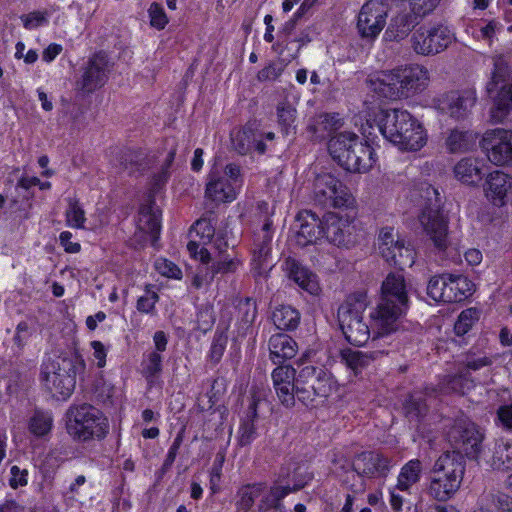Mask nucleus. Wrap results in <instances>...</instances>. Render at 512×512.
Segmentation results:
<instances>
[{"instance_id":"nucleus-35","label":"nucleus","mask_w":512,"mask_h":512,"mask_svg":"<svg viewBox=\"0 0 512 512\" xmlns=\"http://www.w3.org/2000/svg\"><path fill=\"white\" fill-rule=\"evenodd\" d=\"M418 17L408 12H400L393 16L388 28L385 31V37L390 41H400L408 36L411 30L418 24L415 21Z\"/></svg>"},{"instance_id":"nucleus-9","label":"nucleus","mask_w":512,"mask_h":512,"mask_svg":"<svg viewBox=\"0 0 512 512\" xmlns=\"http://www.w3.org/2000/svg\"><path fill=\"white\" fill-rule=\"evenodd\" d=\"M73 357L57 356L44 361L41 379L52 397L60 400L69 398L76 384V364Z\"/></svg>"},{"instance_id":"nucleus-7","label":"nucleus","mask_w":512,"mask_h":512,"mask_svg":"<svg viewBox=\"0 0 512 512\" xmlns=\"http://www.w3.org/2000/svg\"><path fill=\"white\" fill-rule=\"evenodd\" d=\"M67 433L76 441L102 440L109 433V420L97 407L82 403L66 412Z\"/></svg>"},{"instance_id":"nucleus-21","label":"nucleus","mask_w":512,"mask_h":512,"mask_svg":"<svg viewBox=\"0 0 512 512\" xmlns=\"http://www.w3.org/2000/svg\"><path fill=\"white\" fill-rule=\"evenodd\" d=\"M109 73L110 62L107 54L97 52L89 58L77 87L83 92L91 93L106 83Z\"/></svg>"},{"instance_id":"nucleus-39","label":"nucleus","mask_w":512,"mask_h":512,"mask_svg":"<svg viewBox=\"0 0 512 512\" xmlns=\"http://www.w3.org/2000/svg\"><path fill=\"white\" fill-rule=\"evenodd\" d=\"M512 497L502 492L483 493L479 499V509L474 512H511Z\"/></svg>"},{"instance_id":"nucleus-31","label":"nucleus","mask_w":512,"mask_h":512,"mask_svg":"<svg viewBox=\"0 0 512 512\" xmlns=\"http://www.w3.org/2000/svg\"><path fill=\"white\" fill-rule=\"evenodd\" d=\"M270 359L275 365H282L292 359L298 350L296 341L285 333L274 334L269 339Z\"/></svg>"},{"instance_id":"nucleus-43","label":"nucleus","mask_w":512,"mask_h":512,"mask_svg":"<svg viewBox=\"0 0 512 512\" xmlns=\"http://www.w3.org/2000/svg\"><path fill=\"white\" fill-rule=\"evenodd\" d=\"M491 466L495 470L507 471L512 469V441L500 440L496 442Z\"/></svg>"},{"instance_id":"nucleus-34","label":"nucleus","mask_w":512,"mask_h":512,"mask_svg":"<svg viewBox=\"0 0 512 512\" xmlns=\"http://www.w3.org/2000/svg\"><path fill=\"white\" fill-rule=\"evenodd\" d=\"M233 146L236 151L245 155L253 150L260 154L265 153L266 145L262 141L259 133H256L252 128L246 126L238 131L232 138Z\"/></svg>"},{"instance_id":"nucleus-61","label":"nucleus","mask_w":512,"mask_h":512,"mask_svg":"<svg viewBox=\"0 0 512 512\" xmlns=\"http://www.w3.org/2000/svg\"><path fill=\"white\" fill-rule=\"evenodd\" d=\"M502 24L497 20H490L488 23L480 27L476 32V37L481 40L492 42L497 32L502 29Z\"/></svg>"},{"instance_id":"nucleus-44","label":"nucleus","mask_w":512,"mask_h":512,"mask_svg":"<svg viewBox=\"0 0 512 512\" xmlns=\"http://www.w3.org/2000/svg\"><path fill=\"white\" fill-rule=\"evenodd\" d=\"M272 320L278 329L292 330L298 326L300 314L291 306L282 305L274 310Z\"/></svg>"},{"instance_id":"nucleus-63","label":"nucleus","mask_w":512,"mask_h":512,"mask_svg":"<svg viewBox=\"0 0 512 512\" xmlns=\"http://www.w3.org/2000/svg\"><path fill=\"white\" fill-rule=\"evenodd\" d=\"M95 393L102 402H106L113 397L114 386L104 379H99L95 386Z\"/></svg>"},{"instance_id":"nucleus-36","label":"nucleus","mask_w":512,"mask_h":512,"mask_svg":"<svg viewBox=\"0 0 512 512\" xmlns=\"http://www.w3.org/2000/svg\"><path fill=\"white\" fill-rule=\"evenodd\" d=\"M403 410L408 422L418 428L428 414L425 395L419 392L410 394L403 403Z\"/></svg>"},{"instance_id":"nucleus-56","label":"nucleus","mask_w":512,"mask_h":512,"mask_svg":"<svg viewBox=\"0 0 512 512\" xmlns=\"http://www.w3.org/2000/svg\"><path fill=\"white\" fill-rule=\"evenodd\" d=\"M148 15L150 18V25L157 30L164 29L168 23V17L164 8L156 2H153L148 8Z\"/></svg>"},{"instance_id":"nucleus-30","label":"nucleus","mask_w":512,"mask_h":512,"mask_svg":"<svg viewBox=\"0 0 512 512\" xmlns=\"http://www.w3.org/2000/svg\"><path fill=\"white\" fill-rule=\"evenodd\" d=\"M299 229L295 236L296 243L301 247L316 244L320 234V220L309 210L298 213Z\"/></svg>"},{"instance_id":"nucleus-26","label":"nucleus","mask_w":512,"mask_h":512,"mask_svg":"<svg viewBox=\"0 0 512 512\" xmlns=\"http://www.w3.org/2000/svg\"><path fill=\"white\" fill-rule=\"evenodd\" d=\"M274 389L279 401L286 407H292L295 404V395L305 406L316 407L318 392L314 384L306 387L300 386L296 381V384L274 386Z\"/></svg>"},{"instance_id":"nucleus-58","label":"nucleus","mask_w":512,"mask_h":512,"mask_svg":"<svg viewBox=\"0 0 512 512\" xmlns=\"http://www.w3.org/2000/svg\"><path fill=\"white\" fill-rule=\"evenodd\" d=\"M227 346V335L224 332H216L210 347L209 356L212 362L218 363Z\"/></svg>"},{"instance_id":"nucleus-40","label":"nucleus","mask_w":512,"mask_h":512,"mask_svg":"<svg viewBox=\"0 0 512 512\" xmlns=\"http://www.w3.org/2000/svg\"><path fill=\"white\" fill-rule=\"evenodd\" d=\"M264 483H253L241 486L236 494V508L241 512H249L255 505L257 499L263 495Z\"/></svg>"},{"instance_id":"nucleus-14","label":"nucleus","mask_w":512,"mask_h":512,"mask_svg":"<svg viewBox=\"0 0 512 512\" xmlns=\"http://www.w3.org/2000/svg\"><path fill=\"white\" fill-rule=\"evenodd\" d=\"M448 441L454 448L452 452L465 454L477 460L481 452L483 434L468 418L457 419L447 434Z\"/></svg>"},{"instance_id":"nucleus-38","label":"nucleus","mask_w":512,"mask_h":512,"mask_svg":"<svg viewBox=\"0 0 512 512\" xmlns=\"http://www.w3.org/2000/svg\"><path fill=\"white\" fill-rule=\"evenodd\" d=\"M423 465L419 459L405 463L397 477V487L406 495L412 494V488L420 481Z\"/></svg>"},{"instance_id":"nucleus-49","label":"nucleus","mask_w":512,"mask_h":512,"mask_svg":"<svg viewBox=\"0 0 512 512\" xmlns=\"http://www.w3.org/2000/svg\"><path fill=\"white\" fill-rule=\"evenodd\" d=\"M154 288L153 285H147L144 294L138 298L136 308L139 312L150 315L154 314L155 305L159 301V295Z\"/></svg>"},{"instance_id":"nucleus-16","label":"nucleus","mask_w":512,"mask_h":512,"mask_svg":"<svg viewBox=\"0 0 512 512\" xmlns=\"http://www.w3.org/2000/svg\"><path fill=\"white\" fill-rule=\"evenodd\" d=\"M455 40L454 33L445 25L421 27L411 36L413 50L423 56L441 53Z\"/></svg>"},{"instance_id":"nucleus-8","label":"nucleus","mask_w":512,"mask_h":512,"mask_svg":"<svg viewBox=\"0 0 512 512\" xmlns=\"http://www.w3.org/2000/svg\"><path fill=\"white\" fill-rule=\"evenodd\" d=\"M369 304L367 293L357 291L347 297L338 308V322L345 339L352 345L361 346L370 338V330L363 320Z\"/></svg>"},{"instance_id":"nucleus-13","label":"nucleus","mask_w":512,"mask_h":512,"mask_svg":"<svg viewBox=\"0 0 512 512\" xmlns=\"http://www.w3.org/2000/svg\"><path fill=\"white\" fill-rule=\"evenodd\" d=\"M377 244L379 253L389 265L401 270L413 265L415 256L413 248L397 232L395 233L392 227H384L380 230Z\"/></svg>"},{"instance_id":"nucleus-5","label":"nucleus","mask_w":512,"mask_h":512,"mask_svg":"<svg viewBox=\"0 0 512 512\" xmlns=\"http://www.w3.org/2000/svg\"><path fill=\"white\" fill-rule=\"evenodd\" d=\"M464 472V458L459 453H443L430 471L427 495L440 502L451 499L461 486Z\"/></svg>"},{"instance_id":"nucleus-51","label":"nucleus","mask_w":512,"mask_h":512,"mask_svg":"<svg viewBox=\"0 0 512 512\" xmlns=\"http://www.w3.org/2000/svg\"><path fill=\"white\" fill-rule=\"evenodd\" d=\"M273 386L296 384V370L290 365H278L271 374Z\"/></svg>"},{"instance_id":"nucleus-47","label":"nucleus","mask_w":512,"mask_h":512,"mask_svg":"<svg viewBox=\"0 0 512 512\" xmlns=\"http://www.w3.org/2000/svg\"><path fill=\"white\" fill-rule=\"evenodd\" d=\"M162 356L158 352H150L142 361V374L149 384H153L155 379L162 372Z\"/></svg>"},{"instance_id":"nucleus-46","label":"nucleus","mask_w":512,"mask_h":512,"mask_svg":"<svg viewBox=\"0 0 512 512\" xmlns=\"http://www.w3.org/2000/svg\"><path fill=\"white\" fill-rule=\"evenodd\" d=\"M66 225L73 229H84L86 216L82 205L78 200L69 198L68 207L65 211Z\"/></svg>"},{"instance_id":"nucleus-53","label":"nucleus","mask_w":512,"mask_h":512,"mask_svg":"<svg viewBox=\"0 0 512 512\" xmlns=\"http://www.w3.org/2000/svg\"><path fill=\"white\" fill-rule=\"evenodd\" d=\"M476 320H478V311L476 309L470 308L462 311L454 325L455 333L458 336L466 334Z\"/></svg>"},{"instance_id":"nucleus-4","label":"nucleus","mask_w":512,"mask_h":512,"mask_svg":"<svg viewBox=\"0 0 512 512\" xmlns=\"http://www.w3.org/2000/svg\"><path fill=\"white\" fill-rule=\"evenodd\" d=\"M428 80V70L421 65L413 64L382 72L370 79L369 83L370 88L381 97L396 100L424 89Z\"/></svg>"},{"instance_id":"nucleus-25","label":"nucleus","mask_w":512,"mask_h":512,"mask_svg":"<svg viewBox=\"0 0 512 512\" xmlns=\"http://www.w3.org/2000/svg\"><path fill=\"white\" fill-rule=\"evenodd\" d=\"M483 192L494 206H504L509 195H512V177L500 170L486 174Z\"/></svg>"},{"instance_id":"nucleus-60","label":"nucleus","mask_w":512,"mask_h":512,"mask_svg":"<svg viewBox=\"0 0 512 512\" xmlns=\"http://www.w3.org/2000/svg\"><path fill=\"white\" fill-rule=\"evenodd\" d=\"M225 461L224 454L218 453L210 472V489L213 493L218 492L221 480L222 467Z\"/></svg>"},{"instance_id":"nucleus-52","label":"nucleus","mask_w":512,"mask_h":512,"mask_svg":"<svg viewBox=\"0 0 512 512\" xmlns=\"http://www.w3.org/2000/svg\"><path fill=\"white\" fill-rule=\"evenodd\" d=\"M240 265L241 261L236 257L229 258L228 256H221V258L214 262L210 267V279L218 274L225 275L234 273Z\"/></svg>"},{"instance_id":"nucleus-28","label":"nucleus","mask_w":512,"mask_h":512,"mask_svg":"<svg viewBox=\"0 0 512 512\" xmlns=\"http://www.w3.org/2000/svg\"><path fill=\"white\" fill-rule=\"evenodd\" d=\"M283 270L301 289L311 295L319 294L320 284L317 275L303 267L295 258L287 257L283 262Z\"/></svg>"},{"instance_id":"nucleus-18","label":"nucleus","mask_w":512,"mask_h":512,"mask_svg":"<svg viewBox=\"0 0 512 512\" xmlns=\"http://www.w3.org/2000/svg\"><path fill=\"white\" fill-rule=\"evenodd\" d=\"M388 15L387 5L379 0L366 2L358 15L357 28L362 38L373 40L382 31Z\"/></svg>"},{"instance_id":"nucleus-20","label":"nucleus","mask_w":512,"mask_h":512,"mask_svg":"<svg viewBox=\"0 0 512 512\" xmlns=\"http://www.w3.org/2000/svg\"><path fill=\"white\" fill-rule=\"evenodd\" d=\"M272 238V222L267 220L261 230L255 233L251 251V269L257 276L266 275L271 269Z\"/></svg>"},{"instance_id":"nucleus-19","label":"nucleus","mask_w":512,"mask_h":512,"mask_svg":"<svg viewBox=\"0 0 512 512\" xmlns=\"http://www.w3.org/2000/svg\"><path fill=\"white\" fill-rule=\"evenodd\" d=\"M436 109L455 120L465 119L476 102L475 91H450L435 99Z\"/></svg>"},{"instance_id":"nucleus-23","label":"nucleus","mask_w":512,"mask_h":512,"mask_svg":"<svg viewBox=\"0 0 512 512\" xmlns=\"http://www.w3.org/2000/svg\"><path fill=\"white\" fill-rule=\"evenodd\" d=\"M327 353V361L324 365L326 368L332 367L333 364L337 362V359H340L341 363H344L347 368L352 370L354 374L357 375L358 373L362 372L363 369L368 367L380 355H382L383 351L376 349L374 351L364 352L360 350L338 348L331 350L329 348Z\"/></svg>"},{"instance_id":"nucleus-6","label":"nucleus","mask_w":512,"mask_h":512,"mask_svg":"<svg viewBox=\"0 0 512 512\" xmlns=\"http://www.w3.org/2000/svg\"><path fill=\"white\" fill-rule=\"evenodd\" d=\"M175 154V148H171L162 156L160 168L153 174L151 179L150 195L147 201L141 204L139 208L136 222V235H139V238L144 242L150 241L152 245H154L158 240L161 229L160 212L155 207L152 197L166 184L169 179L170 168L174 161Z\"/></svg>"},{"instance_id":"nucleus-32","label":"nucleus","mask_w":512,"mask_h":512,"mask_svg":"<svg viewBox=\"0 0 512 512\" xmlns=\"http://www.w3.org/2000/svg\"><path fill=\"white\" fill-rule=\"evenodd\" d=\"M446 279L445 303H456L466 300L473 294L474 284L461 274L444 273Z\"/></svg>"},{"instance_id":"nucleus-42","label":"nucleus","mask_w":512,"mask_h":512,"mask_svg":"<svg viewBox=\"0 0 512 512\" xmlns=\"http://www.w3.org/2000/svg\"><path fill=\"white\" fill-rule=\"evenodd\" d=\"M475 143V136L469 132L459 129L449 131L445 145L450 153H462L470 150Z\"/></svg>"},{"instance_id":"nucleus-45","label":"nucleus","mask_w":512,"mask_h":512,"mask_svg":"<svg viewBox=\"0 0 512 512\" xmlns=\"http://www.w3.org/2000/svg\"><path fill=\"white\" fill-rule=\"evenodd\" d=\"M53 427V417L50 412L35 411L28 423L29 432L38 438L47 436Z\"/></svg>"},{"instance_id":"nucleus-59","label":"nucleus","mask_w":512,"mask_h":512,"mask_svg":"<svg viewBox=\"0 0 512 512\" xmlns=\"http://www.w3.org/2000/svg\"><path fill=\"white\" fill-rule=\"evenodd\" d=\"M412 13L419 18L429 15L438 6L440 0H409Z\"/></svg>"},{"instance_id":"nucleus-1","label":"nucleus","mask_w":512,"mask_h":512,"mask_svg":"<svg viewBox=\"0 0 512 512\" xmlns=\"http://www.w3.org/2000/svg\"><path fill=\"white\" fill-rule=\"evenodd\" d=\"M364 141L354 132L343 131L333 134L327 142V150L334 161L346 171L365 173L375 163V152L372 148L374 126L371 119L362 125Z\"/></svg>"},{"instance_id":"nucleus-11","label":"nucleus","mask_w":512,"mask_h":512,"mask_svg":"<svg viewBox=\"0 0 512 512\" xmlns=\"http://www.w3.org/2000/svg\"><path fill=\"white\" fill-rule=\"evenodd\" d=\"M426 194L427 203L419 215V222L435 248L444 251L449 245L448 218L441 209L437 189L429 186Z\"/></svg>"},{"instance_id":"nucleus-54","label":"nucleus","mask_w":512,"mask_h":512,"mask_svg":"<svg viewBox=\"0 0 512 512\" xmlns=\"http://www.w3.org/2000/svg\"><path fill=\"white\" fill-rule=\"evenodd\" d=\"M446 279L444 274L433 276L427 285V294L437 302H445Z\"/></svg>"},{"instance_id":"nucleus-12","label":"nucleus","mask_w":512,"mask_h":512,"mask_svg":"<svg viewBox=\"0 0 512 512\" xmlns=\"http://www.w3.org/2000/svg\"><path fill=\"white\" fill-rule=\"evenodd\" d=\"M243 185L241 168L230 163L224 168L214 166L206 184L205 195L208 199L218 203H230L237 198Z\"/></svg>"},{"instance_id":"nucleus-27","label":"nucleus","mask_w":512,"mask_h":512,"mask_svg":"<svg viewBox=\"0 0 512 512\" xmlns=\"http://www.w3.org/2000/svg\"><path fill=\"white\" fill-rule=\"evenodd\" d=\"M453 173L462 184L477 187L486 175V164L477 157H464L455 164Z\"/></svg>"},{"instance_id":"nucleus-33","label":"nucleus","mask_w":512,"mask_h":512,"mask_svg":"<svg viewBox=\"0 0 512 512\" xmlns=\"http://www.w3.org/2000/svg\"><path fill=\"white\" fill-rule=\"evenodd\" d=\"M301 370L297 377V382L300 386L314 384L318 389L320 383V372H318L319 356L316 350L305 351L297 361Z\"/></svg>"},{"instance_id":"nucleus-10","label":"nucleus","mask_w":512,"mask_h":512,"mask_svg":"<svg viewBox=\"0 0 512 512\" xmlns=\"http://www.w3.org/2000/svg\"><path fill=\"white\" fill-rule=\"evenodd\" d=\"M486 91L493 101L492 117L502 120L512 109V69L503 56L494 58V69Z\"/></svg>"},{"instance_id":"nucleus-64","label":"nucleus","mask_w":512,"mask_h":512,"mask_svg":"<svg viewBox=\"0 0 512 512\" xmlns=\"http://www.w3.org/2000/svg\"><path fill=\"white\" fill-rule=\"evenodd\" d=\"M343 126V119L338 113H325L322 114V127L329 129L335 133Z\"/></svg>"},{"instance_id":"nucleus-57","label":"nucleus","mask_w":512,"mask_h":512,"mask_svg":"<svg viewBox=\"0 0 512 512\" xmlns=\"http://www.w3.org/2000/svg\"><path fill=\"white\" fill-rule=\"evenodd\" d=\"M20 18L27 30H34L48 24V13L46 11H33L22 15Z\"/></svg>"},{"instance_id":"nucleus-17","label":"nucleus","mask_w":512,"mask_h":512,"mask_svg":"<svg viewBox=\"0 0 512 512\" xmlns=\"http://www.w3.org/2000/svg\"><path fill=\"white\" fill-rule=\"evenodd\" d=\"M481 146L489 161L497 166L512 165V131L494 129L483 136Z\"/></svg>"},{"instance_id":"nucleus-55","label":"nucleus","mask_w":512,"mask_h":512,"mask_svg":"<svg viewBox=\"0 0 512 512\" xmlns=\"http://www.w3.org/2000/svg\"><path fill=\"white\" fill-rule=\"evenodd\" d=\"M154 267L156 271L164 277L181 279V269L172 261L165 258H158L155 260Z\"/></svg>"},{"instance_id":"nucleus-50","label":"nucleus","mask_w":512,"mask_h":512,"mask_svg":"<svg viewBox=\"0 0 512 512\" xmlns=\"http://www.w3.org/2000/svg\"><path fill=\"white\" fill-rule=\"evenodd\" d=\"M278 123L284 134L288 135L294 129L296 119L295 108L288 103H281L277 108Z\"/></svg>"},{"instance_id":"nucleus-3","label":"nucleus","mask_w":512,"mask_h":512,"mask_svg":"<svg viewBox=\"0 0 512 512\" xmlns=\"http://www.w3.org/2000/svg\"><path fill=\"white\" fill-rule=\"evenodd\" d=\"M371 122L374 130L400 150L418 151L427 142L425 128L406 110H381Z\"/></svg>"},{"instance_id":"nucleus-22","label":"nucleus","mask_w":512,"mask_h":512,"mask_svg":"<svg viewBox=\"0 0 512 512\" xmlns=\"http://www.w3.org/2000/svg\"><path fill=\"white\" fill-rule=\"evenodd\" d=\"M215 235V228L208 219H199L194 223L189 231V242L187 250L194 259H199L202 263H208L210 252L207 248L212 243Z\"/></svg>"},{"instance_id":"nucleus-48","label":"nucleus","mask_w":512,"mask_h":512,"mask_svg":"<svg viewBox=\"0 0 512 512\" xmlns=\"http://www.w3.org/2000/svg\"><path fill=\"white\" fill-rule=\"evenodd\" d=\"M475 386L474 380L471 378L470 372L466 370L459 371L458 374L452 376L447 383V388L455 393L465 394Z\"/></svg>"},{"instance_id":"nucleus-29","label":"nucleus","mask_w":512,"mask_h":512,"mask_svg":"<svg viewBox=\"0 0 512 512\" xmlns=\"http://www.w3.org/2000/svg\"><path fill=\"white\" fill-rule=\"evenodd\" d=\"M352 221L348 215L341 216L339 213L328 212L322 217V236L330 243L340 246L345 243Z\"/></svg>"},{"instance_id":"nucleus-15","label":"nucleus","mask_w":512,"mask_h":512,"mask_svg":"<svg viewBox=\"0 0 512 512\" xmlns=\"http://www.w3.org/2000/svg\"><path fill=\"white\" fill-rule=\"evenodd\" d=\"M391 467V460L377 452L365 451L357 455L352 464L350 472L357 483L351 484V490L355 493L363 492L365 483L363 478H384L387 476Z\"/></svg>"},{"instance_id":"nucleus-2","label":"nucleus","mask_w":512,"mask_h":512,"mask_svg":"<svg viewBox=\"0 0 512 512\" xmlns=\"http://www.w3.org/2000/svg\"><path fill=\"white\" fill-rule=\"evenodd\" d=\"M408 308V294L404 276L389 273L381 286V297L372 317L378 325V335L373 338L375 347H380L391 333L398 329V321Z\"/></svg>"},{"instance_id":"nucleus-24","label":"nucleus","mask_w":512,"mask_h":512,"mask_svg":"<svg viewBox=\"0 0 512 512\" xmlns=\"http://www.w3.org/2000/svg\"><path fill=\"white\" fill-rule=\"evenodd\" d=\"M322 196L325 205L333 208L350 209L355 205V198L349 188L330 173L322 174Z\"/></svg>"},{"instance_id":"nucleus-37","label":"nucleus","mask_w":512,"mask_h":512,"mask_svg":"<svg viewBox=\"0 0 512 512\" xmlns=\"http://www.w3.org/2000/svg\"><path fill=\"white\" fill-rule=\"evenodd\" d=\"M300 488V486H294L291 488L289 485L281 486L275 484L269 490L265 488L263 495L260 496V500L258 503V511L259 512H268L271 509H277L280 512L282 504L281 501L292 491H296Z\"/></svg>"},{"instance_id":"nucleus-62","label":"nucleus","mask_w":512,"mask_h":512,"mask_svg":"<svg viewBox=\"0 0 512 512\" xmlns=\"http://www.w3.org/2000/svg\"><path fill=\"white\" fill-rule=\"evenodd\" d=\"M328 457L332 463L331 471L335 474H339L341 471H348L349 468H352V465L341 451H332L329 453Z\"/></svg>"},{"instance_id":"nucleus-41","label":"nucleus","mask_w":512,"mask_h":512,"mask_svg":"<svg viewBox=\"0 0 512 512\" xmlns=\"http://www.w3.org/2000/svg\"><path fill=\"white\" fill-rule=\"evenodd\" d=\"M257 418V401L253 400L249 405L246 417L242 420L239 427L238 442L241 446L249 445L256 439L255 421Z\"/></svg>"}]
</instances>
